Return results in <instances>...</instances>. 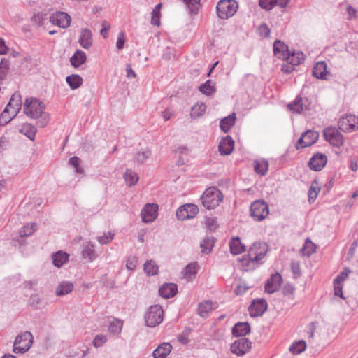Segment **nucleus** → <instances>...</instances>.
I'll return each instance as SVG.
<instances>
[{"label":"nucleus","mask_w":358,"mask_h":358,"mask_svg":"<svg viewBox=\"0 0 358 358\" xmlns=\"http://www.w3.org/2000/svg\"><path fill=\"white\" fill-rule=\"evenodd\" d=\"M108 341L106 335L98 334L93 339L92 344L96 348H99L105 344Z\"/></svg>","instance_id":"8fccbe9b"},{"label":"nucleus","mask_w":358,"mask_h":358,"mask_svg":"<svg viewBox=\"0 0 358 358\" xmlns=\"http://www.w3.org/2000/svg\"><path fill=\"white\" fill-rule=\"evenodd\" d=\"M73 289V283L63 281L60 282L59 285L57 287L55 293L57 296H63L71 292Z\"/></svg>","instance_id":"bb28decb"},{"label":"nucleus","mask_w":358,"mask_h":358,"mask_svg":"<svg viewBox=\"0 0 358 358\" xmlns=\"http://www.w3.org/2000/svg\"><path fill=\"white\" fill-rule=\"evenodd\" d=\"M327 157L326 155L317 152L309 160L308 166L310 169L319 171L326 165Z\"/></svg>","instance_id":"dca6fc26"},{"label":"nucleus","mask_w":358,"mask_h":358,"mask_svg":"<svg viewBox=\"0 0 358 358\" xmlns=\"http://www.w3.org/2000/svg\"><path fill=\"white\" fill-rule=\"evenodd\" d=\"M196 273V263L189 264L184 269V275L187 278L195 275Z\"/></svg>","instance_id":"603ef678"},{"label":"nucleus","mask_w":358,"mask_h":358,"mask_svg":"<svg viewBox=\"0 0 358 358\" xmlns=\"http://www.w3.org/2000/svg\"><path fill=\"white\" fill-rule=\"evenodd\" d=\"M229 246L233 255H239L245 250V246L238 237H233L229 242Z\"/></svg>","instance_id":"a878e982"},{"label":"nucleus","mask_w":358,"mask_h":358,"mask_svg":"<svg viewBox=\"0 0 358 358\" xmlns=\"http://www.w3.org/2000/svg\"><path fill=\"white\" fill-rule=\"evenodd\" d=\"M326 141L334 147L339 148L343 144V135L335 127H328L324 130Z\"/></svg>","instance_id":"1a4fd4ad"},{"label":"nucleus","mask_w":358,"mask_h":358,"mask_svg":"<svg viewBox=\"0 0 358 358\" xmlns=\"http://www.w3.org/2000/svg\"><path fill=\"white\" fill-rule=\"evenodd\" d=\"M144 271L148 275H155L158 273L159 268L154 261L150 260L144 264Z\"/></svg>","instance_id":"4c0bfd02"},{"label":"nucleus","mask_w":358,"mask_h":358,"mask_svg":"<svg viewBox=\"0 0 358 358\" xmlns=\"http://www.w3.org/2000/svg\"><path fill=\"white\" fill-rule=\"evenodd\" d=\"M306 348V343L303 340L294 343L289 348L292 354L296 355L303 352Z\"/></svg>","instance_id":"ea45409f"},{"label":"nucleus","mask_w":358,"mask_h":358,"mask_svg":"<svg viewBox=\"0 0 358 358\" xmlns=\"http://www.w3.org/2000/svg\"><path fill=\"white\" fill-rule=\"evenodd\" d=\"M151 24L155 26L160 25V13L154 10L152 11Z\"/></svg>","instance_id":"0e129e2a"},{"label":"nucleus","mask_w":358,"mask_h":358,"mask_svg":"<svg viewBox=\"0 0 358 358\" xmlns=\"http://www.w3.org/2000/svg\"><path fill=\"white\" fill-rule=\"evenodd\" d=\"M327 64L324 61L317 62L313 66V76L318 79H327Z\"/></svg>","instance_id":"412c9836"},{"label":"nucleus","mask_w":358,"mask_h":358,"mask_svg":"<svg viewBox=\"0 0 358 358\" xmlns=\"http://www.w3.org/2000/svg\"><path fill=\"white\" fill-rule=\"evenodd\" d=\"M346 10L348 13V19L349 20L357 18V10L355 8L348 5L346 8Z\"/></svg>","instance_id":"69168bd1"},{"label":"nucleus","mask_w":358,"mask_h":358,"mask_svg":"<svg viewBox=\"0 0 358 358\" xmlns=\"http://www.w3.org/2000/svg\"><path fill=\"white\" fill-rule=\"evenodd\" d=\"M291 268L295 278L301 275L300 263L299 262L292 261L291 263Z\"/></svg>","instance_id":"13d9d810"},{"label":"nucleus","mask_w":358,"mask_h":358,"mask_svg":"<svg viewBox=\"0 0 358 358\" xmlns=\"http://www.w3.org/2000/svg\"><path fill=\"white\" fill-rule=\"evenodd\" d=\"M234 141L230 136L222 138L219 143L218 150L221 155H228L234 150Z\"/></svg>","instance_id":"6ab92c4d"},{"label":"nucleus","mask_w":358,"mask_h":358,"mask_svg":"<svg viewBox=\"0 0 358 358\" xmlns=\"http://www.w3.org/2000/svg\"><path fill=\"white\" fill-rule=\"evenodd\" d=\"M320 191V187H319L317 181L314 180L308 190V200L310 202L314 201L316 199Z\"/></svg>","instance_id":"c03bdc74"},{"label":"nucleus","mask_w":358,"mask_h":358,"mask_svg":"<svg viewBox=\"0 0 358 358\" xmlns=\"http://www.w3.org/2000/svg\"><path fill=\"white\" fill-rule=\"evenodd\" d=\"M138 259L135 257H129L127 260L126 266L127 269L134 271L137 265Z\"/></svg>","instance_id":"bf43d9fd"},{"label":"nucleus","mask_w":358,"mask_h":358,"mask_svg":"<svg viewBox=\"0 0 358 358\" xmlns=\"http://www.w3.org/2000/svg\"><path fill=\"white\" fill-rule=\"evenodd\" d=\"M254 169L257 173L264 176L268 169V162L266 160H256L254 162Z\"/></svg>","instance_id":"f704fd0d"},{"label":"nucleus","mask_w":358,"mask_h":358,"mask_svg":"<svg viewBox=\"0 0 358 358\" xmlns=\"http://www.w3.org/2000/svg\"><path fill=\"white\" fill-rule=\"evenodd\" d=\"M295 287L289 283H287L282 288V293L285 296L291 297L294 295Z\"/></svg>","instance_id":"6e6d98bb"},{"label":"nucleus","mask_w":358,"mask_h":358,"mask_svg":"<svg viewBox=\"0 0 358 358\" xmlns=\"http://www.w3.org/2000/svg\"><path fill=\"white\" fill-rule=\"evenodd\" d=\"M215 238L213 237L204 238L200 243L201 251L204 254H209L211 252L212 248L214 246Z\"/></svg>","instance_id":"473e14b6"},{"label":"nucleus","mask_w":358,"mask_h":358,"mask_svg":"<svg viewBox=\"0 0 358 358\" xmlns=\"http://www.w3.org/2000/svg\"><path fill=\"white\" fill-rule=\"evenodd\" d=\"M267 302L264 299H254L248 308L250 315L256 317L262 315L267 309Z\"/></svg>","instance_id":"4468645a"},{"label":"nucleus","mask_w":358,"mask_h":358,"mask_svg":"<svg viewBox=\"0 0 358 358\" xmlns=\"http://www.w3.org/2000/svg\"><path fill=\"white\" fill-rule=\"evenodd\" d=\"M124 178L127 185L133 186L136 185L138 180V175L131 169H127L124 174Z\"/></svg>","instance_id":"c9c22d12"},{"label":"nucleus","mask_w":358,"mask_h":358,"mask_svg":"<svg viewBox=\"0 0 358 358\" xmlns=\"http://www.w3.org/2000/svg\"><path fill=\"white\" fill-rule=\"evenodd\" d=\"M17 113L11 111L8 108H5L3 111L1 113L0 115V124L6 125L9 123L15 116Z\"/></svg>","instance_id":"2f4dec72"},{"label":"nucleus","mask_w":358,"mask_h":358,"mask_svg":"<svg viewBox=\"0 0 358 358\" xmlns=\"http://www.w3.org/2000/svg\"><path fill=\"white\" fill-rule=\"evenodd\" d=\"M252 343L248 338H241L234 341L231 345V351L232 353L238 356L245 355L251 348Z\"/></svg>","instance_id":"f8f14e48"},{"label":"nucleus","mask_w":358,"mask_h":358,"mask_svg":"<svg viewBox=\"0 0 358 358\" xmlns=\"http://www.w3.org/2000/svg\"><path fill=\"white\" fill-rule=\"evenodd\" d=\"M80 160L77 157H73L69 159V164L72 165L78 173H83L82 169L79 166Z\"/></svg>","instance_id":"680f3d73"},{"label":"nucleus","mask_w":358,"mask_h":358,"mask_svg":"<svg viewBox=\"0 0 358 358\" xmlns=\"http://www.w3.org/2000/svg\"><path fill=\"white\" fill-rule=\"evenodd\" d=\"M45 106L36 98H28L24 103V113L32 119L41 117L44 114Z\"/></svg>","instance_id":"7ed1b4c3"},{"label":"nucleus","mask_w":358,"mask_h":358,"mask_svg":"<svg viewBox=\"0 0 358 358\" xmlns=\"http://www.w3.org/2000/svg\"><path fill=\"white\" fill-rule=\"evenodd\" d=\"M34 341L32 334L25 331L17 336L14 341L13 352L15 353H24L31 346Z\"/></svg>","instance_id":"423d86ee"},{"label":"nucleus","mask_w":358,"mask_h":358,"mask_svg":"<svg viewBox=\"0 0 358 358\" xmlns=\"http://www.w3.org/2000/svg\"><path fill=\"white\" fill-rule=\"evenodd\" d=\"M269 213L268 206L266 202L262 200H257L250 206V215L255 221H262L265 219Z\"/></svg>","instance_id":"0eeeda50"},{"label":"nucleus","mask_w":358,"mask_h":358,"mask_svg":"<svg viewBox=\"0 0 358 358\" xmlns=\"http://www.w3.org/2000/svg\"><path fill=\"white\" fill-rule=\"evenodd\" d=\"M20 132L27 136L30 140H34L36 133V129L31 124L24 123L20 129Z\"/></svg>","instance_id":"72a5a7b5"},{"label":"nucleus","mask_w":358,"mask_h":358,"mask_svg":"<svg viewBox=\"0 0 358 358\" xmlns=\"http://www.w3.org/2000/svg\"><path fill=\"white\" fill-rule=\"evenodd\" d=\"M151 152L149 150L139 151L136 154L135 159L138 163L143 164L150 158Z\"/></svg>","instance_id":"09e8293b"},{"label":"nucleus","mask_w":358,"mask_h":358,"mask_svg":"<svg viewBox=\"0 0 358 358\" xmlns=\"http://www.w3.org/2000/svg\"><path fill=\"white\" fill-rule=\"evenodd\" d=\"M259 4L262 8L270 10L276 6V0H259Z\"/></svg>","instance_id":"864d4df0"},{"label":"nucleus","mask_w":358,"mask_h":358,"mask_svg":"<svg viewBox=\"0 0 358 358\" xmlns=\"http://www.w3.org/2000/svg\"><path fill=\"white\" fill-rule=\"evenodd\" d=\"M268 250V246L266 243L256 242L250 246L248 253L243 256L241 262L243 266H254L255 264L264 257Z\"/></svg>","instance_id":"f257e3e1"},{"label":"nucleus","mask_w":358,"mask_h":358,"mask_svg":"<svg viewBox=\"0 0 358 358\" xmlns=\"http://www.w3.org/2000/svg\"><path fill=\"white\" fill-rule=\"evenodd\" d=\"M201 203L206 209H213L217 207L222 200L220 191L215 187L206 189L201 197Z\"/></svg>","instance_id":"f03ea898"},{"label":"nucleus","mask_w":358,"mask_h":358,"mask_svg":"<svg viewBox=\"0 0 358 358\" xmlns=\"http://www.w3.org/2000/svg\"><path fill=\"white\" fill-rule=\"evenodd\" d=\"M199 91L206 96L211 95L216 91L215 83L211 80H208L199 86Z\"/></svg>","instance_id":"c756f323"},{"label":"nucleus","mask_w":358,"mask_h":358,"mask_svg":"<svg viewBox=\"0 0 358 358\" xmlns=\"http://www.w3.org/2000/svg\"><path fill=\"white\" fill-rule=\"evenodd\" d=\"M199 212L196 205L187 203L180 206L176 211V217L178 220H185L195 217Z\"/></svg>","instance_id":"9d476101"},{"label":"nucleus","mask_w":358,"mask_h":358,"mask_svg":"<svg viewBox=\"0 0 358 358\" xmlns=\"http://www.w3.org/2000/svg\"><path fill=\"white\" fill-rule=\"evenodd\" d=\"M172 350V345L169 343L159 345L152 352L154 358H166Z\"/></svg>","instance_id":"4be33fe9"},{"label":"nucleus","mask_w":358,"mask_h":358,"mask_svg":"<svg viewBox=\"0 0 358 358\" xmlns=\"http://www.w3.org/2000/svg\"><path fill=\"white\" fill-rule=\"evenodd\" d=\"M9 69V63L7 60H2L0 63V78L2 79L6 75Z\"/></svg>","instance_id":"4d7b16f0"},{"label":"nucleus","mask_w":358,"mask_h":358,"mask_svg":"<svg viewBox=\"0 0 358 358\" xmlns=\"http://www.w3.org/2000/svg\"><path fill=\"white\" fill-rule=\"evenodd\" d=\"M125 43L124 34L123 32H120L117 37V41L116 43V47L118 50H122L124 48V45Z\"/></svg>","instance_id":"338daca9"},{"label":"nucleus","mask_w":358,"mask_h":358,"mask_svg":"<svg viewBox=\"0 0 358 358\" xmlns=\"http://www.w3.org/2000/svg\"><path fill=\"white\" fill-rule=\"evenodd\" d=\"M238 7L235 0H220L216 6L217 16L221 19H228L236 13Z\"/></svg>","instance_id":"20e7f679"},{"label":"nucleus","mask_w":358,"mask_h":358,"mask_svg":"<svg viewBox=\"0 0 358 358\" xmlns=\"http://www.w3.org/2000/svg\"><path fill=\"white\" fill-rule=\"evenodd\" d=\"M86 60L85 54L81 50H77L71 58V65L74 67H78Z\"/></svg>","instance_id":"7c9ffc66"},{"label":"nucleus","mask_w":358,"mask_h":358,"mask_svg":"<svg viewBox=\"0 0 358 358\" xmlns=\"http://www.w3.org/2000/svg\"><path fill=\"white\" fill-rule=\"evenodd\" d=\"M206 106L203 103H197L192 108L191 116L192 117H199L206 111Z\"/></svg>","instance_id":"a18cd8bd"},{"label":"nucleus","mask_w":358,"mask_h":358,"mask_svg":"<svg viewBox=\"0 0 358 358\" xmlns=\"http://www.w3.org/2000/svg\"><path fill=\"white\" fill-rule=\"evenodd\" d=\"M122 330V324L119 321L111 322L108 325V331L113 334H120Z\"/></svg>","instance_id":"5fc2aeb1"},{"label":"nucleus","mask_w":358,"mask_h":358,"mask_svg":"<svg viewBox=\"0 0 358 358\" xmlns=\"http://www.w3.org/2000/svg\"><path fill=\"white\" fill-rule=\"evenodd\" d=\"M319 134L317 131L308 130L303 132L296 145L297 150L309 147L314 144L318 139Z\"/></svg>","instance_id":"9b49d317"},{"label":"nucleus","mask_w":358,"mask_h":358,"mask_svg":"<svg viewBox=\"0 0 358 358\" xmlns=\"http://www.w3.org/2000/svg\"><path fill=\"white\" fill-rule=\"evenodd\" d=\"M102 29L100 31V34L104 38L108 37V32L110 29V24L106 20H104L101 24Z\"/></svg>","instance_id":"052dcab7"},{"label":"nucleus","mask_w":358,"mask_h":358,"mask_svg":"<svg viewBox=\"0 0 358 358\" xmlns=\"http://www.w3.org/2000/svg\"><path fill=\"white\" fill-rule=\"evenodd\" d=\"M178 292L177 286L173 283H166L159 289V294L163 298L169 299L174 296Z\"/></svg>","instance_id":"aec40b11"},{"label":"nucleus","mask_w":358,"mask_h":358,"mask_svg":"<svg viewBox=\"0 0 358 358\" xmlns=\"http://www.w3.org/2000/svg\"><path fill=\"white\" fill-rule=\"evenodd\" d=\"M273 52L278 58L287 60L290 51L285 43L277 40L273 43Z\"/></svg>","instance_id":"a211bd4d"},{"label":"nucleus","mask_w":358,"mask_h":358,"mask_svg":"<svg viewBox=\"0 0 358 358\" xmlns=\"http://www.w3.org/2000/svg\"><path fill=\"white\" fill-rule=\"evenodd\" d=\"M316 250V245L309 239L307 238L305 241L304 246L301 248L303 255L310 256Z\"/></svg>","instance_id":"58836bf2"},{"label":"nucleus","mask_w":358,"mask_h":358,"mask_svg":"<svg viewBox=\"0 0 358 358\" xmlns=\"http://www.w3.org/2000/svg\"><path fill=\"white\" fill-rule=\"evenodd\" d=\"M36 224L28 223L22 227L19 231V234L21 237H26L32 235L36 230Z\"/></svg>","instance_id":"a19ab883"},{"label":"nucleus","mask_w":358,"mask_h":358,"mask_svg":"<svg viewBox=\"0 0 358 358\" xmlns=\"http://www.w3.org/2000/svg\"><path fill=\"white\" fill-rule=\"evenodd\" d=\"M164 310L159 305L152 306L145 315V322L148 327H154L163 320Z\"/></svg>","instance_id":"39448f33"},{"label":"nucleus","mask_w":358,"mask_h":358,"mask_svg":"<svg viewBox=\"0 0 358 358\" xmlns=\"http://www.w3.org/2000/svg\"><path fill=\"white\" fill-rule=\"evenodd\" d=\"M248 289L249 287L244 284L239 285L235 288L234 292L236 295H242L245 294Z\"/></svg>","instance_id":"774afa93"},{"label":"nucleus","mask_w":358,"mask_h":358,"mask_svg":"<svg viewBox=\"0 0 358 358\" xmlns=\"http://www.w3.org/2000/svg\"><path fill=\"white\" fill-rule=\"evenodd\" d=\"M66 82L72 89L79 87L83 82V79L78 75H71L66 77Z\"/></svg>","instance_id":"79ce46f5"},{"label":"nucleus","mask_w":358,"mask_h":358,"mask_svg":"<svg viewBox=\"0 0 358 358\" xmlns=\"http://www.w3.org/2000/svg\"><path fill=\"white\" fill-rule=\"evenodd\" d=\"M236 120V114L234 113L227 117L222 119L220 122V129L224 133L228 132L234 125Z\"/></svg>","instance_id":"393cba45"},{"label":"nucleus","mask_w":358,"mask_h":358,"mask_svg":"<svg viewBox=\"0 0 358 358\" xmlns=\"http://www.w3.org/2000/svg\"><path fill=\"white\" fill-rule=\"evenodd\" d=\"M282 282V278L279 273L273 274L266 281L265 292L268 294L274 293L280 289Z\"/></svg>","instance_id":"f3484780"},{"label":"nucleus","mask_w":358,"mask_h":358,"mask_svg":"<svg viewBox=\"0 0 358 358\" xmlns=\"http://www.w3.org/2000/svg\"><path fill=\"white\" fill-rule=\"evenodd\" d=\"M334 294L337 296L342 298V299H345L343 296V291H342L341 282L334 280Z\"/></svg>","instance_id":"e2e57ef3"},{"label":"nucleus","mask_w":358,"mask_h":358,"mask_svg":"<svg viewBox=\"0 0 358 358\" xmlns=\"http://www.w3.org/2000/svg\"><path fill=\"white\" fill-rule=\"evenodd\" d=\"M250 332V326L248 322H238L232 328V334L234 336H244Z\"/></svg>","instance_id":"5701e85b"},{"label":"nucleus","mask_w":358,"mask_h":358,"mask_svg":"<svg viewBox=\"0 0 358 358\" xmlns=\"http://www.w3.org/2000/svg\"><path fill=\"white\" fill-rule=\"evenodd\" d=\"M78 41L84 48L90 47V31L88 29H85L82 30Z\"/></svg>","instance_id":"49530a36"},{"label":"nucleus","mask_w":358,"mask_h":358,"mask_svg":"<svg viewBox=\"0 0 358 358\" xmlns=\"http://www.w3.org/2000/svg\"><path fill=\"white\" fill-rule=\"evenodd\" d=\"M183 2L186 4L192 15L197 14L201 6L200 0H183Z\"/></svg>","instance_id":"37998d69"},{"label":"nucleus","mask_w":358,"mask_h":358,"mask_svg":"<svg viewBox=\"0 0 358 358\" xmlns=\"http://www.w3.org/2000/svg\"><path fill=\"white\" fill-rule=\"evenodd\" d=\"M158 206L155 203H147L141 210V215L144 223H151L157 217Z\"/></svg>","instance_id":"ddd939ff"},{"label":"nucleus","mask_w":358,"mask_h":358,"mask_svg":"<svg viewBox=\"0 0 358 358\" xmlns=\"http://www.w3.org/2000/svg\"><path fill=\"white\" fill-rule=\"evenodd\" d=\"M71 17L64 12H56L50 17V22L61 28H66L70 25Z\"/></svg>","instance_id":"2eb2a0df"},{"label":"nucleus","mask_w":358,"mask_h":358,"mask_svg":"<svg viewBox=\"0 0 358 358\" xmlns=\"http://www.w3.org/2000/svg\"><path fill=\"white\" fill-rule=\"evenodd\" d=\"M213 306L210 301H203L199 304L198 313L201 317H206L212 310Z\"/></svg>","instance_id":"e433bc0d"},{"label":"nucleus","mask_w":358,"mask_h":358,"mask_svg":"<svg viewBox=\"0 0 358 358\" xmlns=\"http://www.w3.org/2000/svg\"><path fill=\"white\" fill-rule=\"evenodd\" d=\"M301 101L302 99L299 96H297L293 102L288 105V108L294 112L300 113L303 109Z\"/></svg>","instance_id":"de8ad7c7"},{"label":"nucleus","mask_w":358,"mask_h":358,"mask_svg":"<svg viewBox=\"0 0 358 358\" xmlns=\"http://www.w3.org/2000/svg\"><path fill=\"white\" fill-rule=\"evenodd\" d=\"M338 125L339 129L345 132H351L358 129V117L354 115H347L340 118Z\"/></svg>","instance_id":"6e6552de"},{"label":"nucleus","mask_w":358,"mask_h":358,"mask_svg":"<svg viewBox=\"0 0 358 358\" xmlns=\"http://www.w3.org/2000/svg\"><path fill=\"white\" fill-rule=\"evenodd\" d=\"M305 59L304 54L301 51H292L289 52L287 61L291 64L299 65Z\"/></svg>","instance_id":"c85d7f7f"},{"label":"nucleus","mask_w":358,"mask_h":358,"mask_svg":"<svg viewBox=\"0 0 358 358\" xmlns=\"http://www.w3.org/2000/svg\"><path fill=\"white\" fill-rule=\"evenodd\" d=\"M69 257V255L66 252H64L62 251H59V252H56L52 256V260H53L54 265L58 268L61 267L63 264H64L65 263H66L68 262Z\"/></svg>","instance_id":"cd10ccee"},{"label":"nucleus","mask_w":358,"mask_h":358,"mask_svg":"<svg viewBox=\"0 0 358 358\" xmlns=\"http://www.w3.org/2000/svg\"><path fill=\"white\" fill-rule=\"evenodd\" d=\"M114 236L115 234L113 232L108 231L107 233L103 234V235L99 236L97 238V240L102 245L107 244L114 238Z\"/></svg>","instance_id":"3c124183"},{"label":"nucleus","mask_w":358,"mask_h":358,"mask_svg":"<svg viewBox=\"0 0 358 358\" xmlns=\"http://www.w3.org/2000/svg\"><path fill=\"white\" fill-rule=\"evenodd\" d=\"M6 107L17 114L22 107V99L20 93H14Z\"/></svg>","instance_id":"b1692460"}]
</instances>
